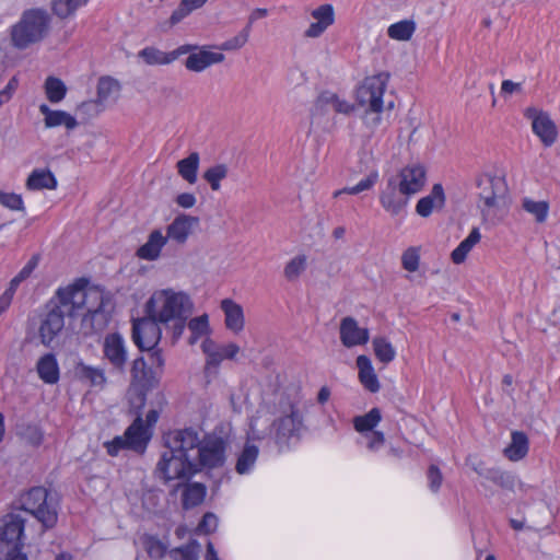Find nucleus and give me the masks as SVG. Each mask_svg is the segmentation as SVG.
Returning <instances> with one entry per match:
<instances>
[{
    "mask_svg": "<svg viewBox=\"0 0 560 560\" xmlns=\"http://www.w3.org/2000/svg\"><path fill=\"white\" fill-rule=\"evenodd\" d=\"M147 351L149 352V360H150L149 366H154V369H156L158 371L163 373V368H164L165 361H164V358L162 354V350L156 346L154 349L147 350Z\"/></svg>",
    "mask_w": 560,
    "mask_h": 560,
    "instance_id": "59",
    "label": "nucleus"
},
{
    "mask_svg": "<svg viewBox=\"0 0 560 560\" xmlns=\"http://www.w3.org/2000/svg\"><path fill=\"white\" fill-rule=\"evenodd\" d=\"M475 471L483 477L486 480H489L500 487L503 490L513 491L516 483L515 476L506 470H503L499 467H491V468H482L477 469L475 468Z\"/></svg>",
    "mask_w": 560,
    "mask_h": 560,
    "instance_id": "28",
    "label": "nucleus"
},
{
    "mask_svg": "<svg viewBox=\"0 0 560 560\" xmlns=\"http://www.w3.org/2000/svg\"><path fill=\"white\" fill-rule=\"evenodd\" d=\"M167 237L160 230L150 233L148 241L137 249V256L145 260H155L166 244Z\"/></svg>",
    "mask_w": 560,
    "mask_h": 560,
    "instance_id": "30",
    "label": "nucleus"
},
{
    "mask_svg": "<svg viewBox=\"0 0 560 560\" xmlns=\"http://www.w3.org/2000/svg\"><path fill=\"white\" fill-rule=\"evenodd\" d=\"M187 327L191 334L206 336L210 334L209 318L207 314H202L198 317L191 318L187 323Z\"/></svg>",
    "mask_w": 560,
    "mask_h": 560,
    "instance_id": "54",
    "label": "nucleus"
},
{
    "mask_svg": "<svg viewBox=\"0 0 560 560\" xmlns=\"http://www.w3.org/2000/svg\"><path fill=\"white\" fill-rule=\"evenodd\" d=\"M187 318H188V316H184V317H180L178 319L171 322V323H173L172 339H173L174 343L177 342L179 340V338L182 337V335L185 330V327L187 325Z\"/></svg>",
    "mask_w": 560,
    "mask_h": 560,
    "instance_id": "60",
    "label": "nucleus"
},
{
    "mask_svg": "<svg viewBox=\"0 0 560 560\" xmlns=\"http://www.w3.org/2000/svg\"><path fill=\"white\" fill-rule=\"evenodd\" d=\"M25 518L20 513H9L0 518V552L19 545V550H23Z\"/></svg>",
    "mask_w": 560,
    "mask_h": 560,
    "instance_id": "13",
    "label": "nucleus"
},
{
    "mask_svg": "<svg viewBox=\"0 0 560 560\" xmlns=\"http://www.w3.org/2000/svg\"><path fill=\"white\" fill-rule=\"evenodd\" d=\"M524 116L532 120L533 132L540 139L545 147L549 148L557 141V126L547 112L537 109L536 107H527L524 110Z\"/></svg>",
    "mask_w": 560,
    "mask_h": 560,
    "instance_id": "15",
    "label": "nucleus"
},
{
    "mask_svg": "<svg viewBox=\"0 0 560 560\" xmlns=\"http://www.w3.org/2000/svg\"><path fill=\"white\" fill-rule=\"evenodd\" d=\"M226 441L215 434H206L200 441L198 451L192 457L198 465V471L201 469L220 468L225 464Z\"/></svg>",
    "mask_w": 560,
    "mask_h": 560,
    "instance_id": "9",
    "label": "nucleus"
},
{
    "mask_svg": "<svg viewBox=\"0 0 560 560\" xmlns=\"http://www.w3.org/2000/svg\"><path fill=\"white\" fill-rule=\"evenodd\" d=\"M36 371L39 378L46 384L54 385L60 378L59 364L54 353L40 357L36 364Z\"/></svg>",
    "mask_w": 560,
    "mask_h": 560,
    "instance_id": "27",
    "label": "nucleus"
},
{
    "mask_svg": "<svg viewBox=\"0 0 560 560\" xmlns=\"http://www.w3.org/2000/svg\"><path fill=\"white\" fill-rule=\"evenodd\" d=\"M315 22L311 23L304 32L305 37L317 38L335 22V12L331 4H322L311 13Z\"/></svg>",
    "mask_w": 560,
    "mask_h": 560,
    "instance_id": "22",
    "label": "nucleus"
},
{
    "mask_svg": "<svg viewBox=\"0 0 560 560\" xmlns=\"http://www.w3.org/2000/svg\"><path fill=\"white\" fill-rule=\"evenodd\" d=\"M109 319L110 314L105 310V301L101 298L100 305L84 315L83 324H90L93 331H101L107 326Z\"/></svg>",
    "mask_w": 560,
    "mask_h": 560,
    "instance_id": "36",
    "label": "nucleus"
},
{
    "mask_svg": "<svg viewBox=\"0 0 560 560\" xmlns=\"http://www.w3.org/2000/svg\"><path fill=\"white\" fill-rule=\"evenodd\" d=\"M258 453L259 450L256 445L246 444L236 460V472L240 475L248 474L257 460Z\"/></svg>",
    "mask_w": 560,
    "mask_h": 560,
    "instance_id": "39",
    "label": "nucleus"
},
{
    "mask_svg": "<svg viewBox=\"0 0 560 560\" xmlns=\"http://www.w3.org/2000/svg\"><path fill=\"white\" fill-rule=\"evenodd\" d=\"M206 497V487L202 483L187 485L183 491L182 502L184 509L188 510L202 503Z\"/></svg>",
    "mask_w": 560,
    "mask_h": 560,
    "instance_id": "38",
    "label": "nucleus"
},
{
    "mask_svg": "<svg viewBox=\"0 0 560 560\" xmlns=\"http://www.w3.org/2000/svg\"><path fill=\"white\" fill-rule=\"evenodd\" d=\"M337 95L334 94V93H330V92H324L322 93L317 100H316V103H315V109L316 110H322L324 106L326 105H332V103L335 102Z\"/></svg>",
    "mask_w": 560,
    "mask_h": 560,
    "instance_id": "64",
    "label": "nucleus"
},
{
    "mask_svg": "<svg viewBox=\"0 0 560 560\" xmlns=\"http://www.w3.org/2000/svg\"><path fill=\"white\" fill-rule=\"evenodd\" d=\"M198 222L199 219L197 217L179 214L167 226V235L165 237L171 238L178 244H184L191 233L192 226Z\"/></svg>",
    "mask_w": 560,
    "mask_h": 560,
    "instance_id": "25",
    "label": "nucleus"
},
{
    "mask_svg": "<svg viewBox=\"0 0 560 560\" xmlns=\"http://www.w3.org/2000/svg\"><path fill=\"white\" fill-rule=\"evenodd\" d=\"M249 37V25H246L237 35L223 42L218 46L220 50H237L242 48L248 40Z\"/></svg>",
    "mask_w": 560,
    "mask_h": 560,
    "instance_id": "51",
    "label": "nucleus"
},
{
    "mask_svg": "<svg viewBox=\"0 0 560 560\" xmlns=\"http://www.w3.org/2000/svg\"><path fill=\"white\" fill-rule=\"evenodd\" d=\"M77 376L90 383L91 386L103 387L106 383L104 370L101 368L90 366L83 362H79L75 366Z\"/></svg>",
    "mask_w": 560,
    "mask_h": 560,
    "instance_id": "37",
    "label": "nucleus"
},
{
    "mask_svg": "<svg viewBox=\"0 0 560 560\" xmlns=\"http://www.w3.org/2000/svg\"><path fill=\"white\" fill-rule=\"evenodd\" d=\"M192 303L183 292L162 290L155 292L145 303L144 312L159 323L168 325L172 320L189 316Z\"/></svg>",
    "mask_w": 560,
    "mask_h": 560,
    "instance_id": "3",
    "label": "nucleus"
},
{
    "mask_svg": "<svg viewBox=\"0 0 560 560\" xmlns=\"http://www.w3.org/2000/svg\"><path fill=\"white\" fill-rule=\"evenodd\" d=\"M357 366L359 369V380L363 387L370 393H377L381 385L371 360L366 355H359Z\"/></svg>",
    "mask_w": 560,
    "mask_h": 560,
    "instance_id": "29",
    "label": "nucleus"
},
{
    "mask_svg": "<svg viewBox=\"0 0 560 560\" xmlns=\"http://www.w3.org/2000/svg\"><path fill=\"white\" fill-rule=\"evenodd\" d=\"M220 307L225 316L224 324L226 329L234 334L242 331L245 325L243 307L232 299L222 300Z\"/></svg>",
    "mask_w": 560,
    "mask_h": 560,
    "instance_id": "24",
    "label": "nucleus"
},
{
    "mask_svg": "<svg viewBox=\"0 0 560 560\" xmlns=\"http://www.w3.org/2000/svg\"><path fill=\"white\" fill-rule=\"evenodd\" d=\"M166 448L179 456H192L190 452L198 451L201 439L194 428L170 431L164 435Z\"/></svg>",
    "mask_w": 560,
    "mask_h": 560,
    "instance_id": "14",
    "label": "nucleus"
},
{
    "mask_svg": "<svg viewBox=\"0 0 560 560\" xmlns=\"http://www.w3.org/2000/svg\"><path fill=\"white\" fill-rule=\"evenodd\" d=\"M427 477L430 490L436 493L440 490L443 481V475L440 468L436 465H430L427 471Z\"/></svg>",
    "mask_w": 560,
    "mask_h": 560,
    "instance_id": "58",
    "label": "nucleus"
},
{
    "mask_svg": "<svg viewBox=\"0 0 560 560\" xmlns=\"http://www.w3.org/2000/svg\"><path fill=\"white\" fill-rule=\"evenodd\" d=\"M51 18L43 8L27 9L9 31L10 43L18 50H25L43 42L50 31Z\"/></svg>",
    "mask_w": 560,
    "mask_h": 560,
    "instance_id": "2",
    "label": "nucleus"
},
{
    "mask_svg": "<svg viewBox=\"0 0 560 560\" xmlns=\"http://www.w3.org/2000/svg\"><path fill=\"white\" fill-rule=\"evenodd\" d=\"M1 553L3 555V560H28L27 555L23 550H19V545Z\"/></svg>",
    "mask_w": 560,
    "mask_h": 560,
    "instance_id": "63",
    "label": "nucleus"
},
{
    "mask_svg": "<svg viewBox=\"0 0 560 560\" xmlns=\"http://www.w3.org/2000/svg\"><path fill=\"white\" fill-rule=\"evenodd\" d=\"M275 428V442L279 451L289 450L291 444L300 440V433L303 428L302 416L293 405H290V412L276 419L272 423Z\"/></svg>",
    "mask_w": 560,
    "mask_h": 560,
    "instance_id": "10",
    "label": "nucleus"
},
{
    "mask_svg": "<svg viewBox=\"0 0 560 560\" xmlns=\"http://www.w3.org/2000/svg\"><path fill=\"white\" fill-rule=\"evenodd\" d=\"M85 298L84 288L78 282L57 289L39 314L38 338L43 346L52 347L65 328L66 316L77 317L84 307Z\"/></svg>",
    "mask_w": 560,
    "mask_h": 560,
    "instance_id": "1",
    "label": "nucleus"
},
{
    "mask_svg": "<svg viewBox=\"0 0 560 560\" xmlns=\"http://www.w3.org/2000/svg\"><path fill=\"white\" fill-rule=\"evenodd\" d=\"M481 234L478 228H474L468 236L463 240L458 246L452 252L451 258L454 264H462L466 260L468 253L479 243Z\"/></svg>",
    "mask_w": 560,
    "mask_h": 560,
    "instance_id": "35",
    "label": "nucleus"
},
{
    "mask_svg": "<svg viewBox=\"0 0 560 560\" xmlns=\"http://www.w3.org/2000/svg\"><path fill=\"white\" fill-rule=\"evenodd\" d=\"M522 208L533 214L538 223L546 221L549 212V203L547 201H535L530 198H523Z\"/></svg>",
    "mask_w": 560,
    "mask_h": 560,
    "instance_id": "45",
    "label": "nucleus"
},
{
    "mask_svg": "<svg viewBox=\"0 0 560 560\" xmlns=\"http://www.w3.org/2000/svg\"><path fill=\"white\" fill-rule=\"evenodd\" d=\"M420 264V248L408 247L401 255L402 268L409 272L418 270Z\"/></svg>",
    "mask_w": 560,
    "mask_h": 560,
    "instance_id": "50",
    "label": "nucleus"
},
{
    "mask_svg": "<svg viewBox=\"0 0 560 560\" xmlns=\"http://www.w3.org/2000/svg\"><path fill=\"white\" fill-rule=\"evenodd\" d=\"M200 545L192 539L187 545L178 547L172 551L174 560H198Z\"/></svg>",
    "mask_w": 560,
    "mask_h": 560,
    "instance_id": "49",
    "label": "nucleus"
},
{
    "mask_svg": "<svg viewBox=\"0 0 560 560\" xmlns=\"http://www.w3.org/2000/svg\"><path fill=\"white\" fill-rule=\"evenodd\" d=\"M388 73L368 77L357 90V101L365 109V124L374 129L381 124L384 108L383 96L387 88Z\"/></svg>",
    "mask_w": 560,
    "mask_h": 560,
    "instance_id": "4",
    "label": "nucleus"
},
{
    "mask_svg": "<svg viewBox=\"0 0 560 560\" xmlns=\"http://www.w3.org/2000/svg\"><path fill=\"white\" fill-rule=\"evenodd\" d=\"M39 112L44 115L46 128L65 126L68 130H73L78 126V121L72 115L65 110L51 109L47 104H40Z\"/></svg>",
    "mask_w": 560,
    "mask_h": 560,
    "instance_id": "26",
    "label": "nucleus"
},
{
    "mask_svg": "<svg viewBox=\"0 0 560 560\" xmlns=\"http://www.w3.org/2000/svg\"><path fill=\"white\" fill-rule=\"evenodd\" d=\"M385 443L384 433L381 431H372L368 447L371 451H377Z\"/></svg>",
    "mask_w": 560,
    "mask_h": 560,
    "instance_id": "62",
    "label": "nucleus"
},
{
    "mask_svg": "<svg viewBox=\"0 0 560 560\" xmlns=\"http://www.w3.org/2000/svg\"><path fill=\"white\" fill-rule=\"evenodd\" d=\"M191 13L190 9L187 8V5H184V2H179V5L177 9L173 11L170 19L163 23L160 24V28L163 32H166L171 30L173 26L180 23L186 16H188Z\"/></svg>",
    "mask_w": 560,
    "mask_h": 560,
    "instance_id": "52",
    "label": "nucleus"
},
{
    "mask_svg": "<svg viewBox=\"0 0 560 560\" xmlns=\"http://www.w3.org/2000/svg\"><path fill=\"white\" fill-rule=\"evenodd\" d=\"M26 187L30 190L55 189L57 179L49 170L36 168L28 175Z\"/></svg>",
    "mask_w": 560,
    "mask_h": 560,
    "instance_id": "32",
    "label": "nucleus"
},
{
    "mask_svg": "<svg viewBox=\"0 0 560 560\" xmlns=\"http://www.w3.org/2000/svg\"><path fill=\"white\" fill-rule=\"evenodd\" d=\"M409 196L399 192L397 177L390 176L385 188L380 194V203L393 217L406 213Z\"/></svg>",
    "mask_w": 560,
    "mask_h": 560,
    "instance_id": "16",
    "label": "nucleus"
},
{
    "mask_svg": "<svg viewBox=\"0 0 560 560\" xmlns=\"http://www.w3.org/2000/svg\"><path fill=\"white\" fill-rule=\"evenodd\" d=\"M88 2L89 0H51V10L55 15L65 20L74 15Z\"/></svg>",
    "mask_w": 560,
    "mask_h": 560,
    "instance_id": "40",
    "label": "nucleus"
},
{
    "mask_svg": "<svg viewBox=\"0 0 560 560\" xmlns=\"http://www.w3.org/2000/svg\"><path fill=\"white\" fill-rule=\"evenodd\" d=\"M22 435L33 446H39L44 440L43 431L35 424L25 425Z\"/></svg>",
    "mask_w": 560,
    "mask_h": 560,
    "instance_id": "57",
    "label": "nucleus"
},
{
    "mask_svg": "<svg viewBox=\"0 0 560 560\" xmlns=\"http://www.w3.org/2000/svg\"><path fill=\"white\" fill-rule=\"evenodd\" d=\"M199 161V153L191 152L187 158L179 160L176 165L177 172L182 178L191 185L197 182Z\"/></svg>",
    "mask_w": 560,
    "mask_h": 560,
    "instance_id": "34",
    "label": "nucleus"
},
{
    "mask_svg": "<svg viewBox=\"0 0 560 560\" xmlns=\"http://www.w3.org/2000/svg\"><path fill=\"white\" fill-rule=\"evenodd\" d=\"M218 523L217 515L211 512H207L199 522L196 532L198 534L209 535L217 529Z\"/></svg>",
    "mask_w": 560,
    "mask_h": 560,
    "instance_id": "55",
    "label": "nucleus"
},
{
    "mask_svg": "<svg viewBox=\"0 0 560 560\" xmlns=\"http://www.w3.org/2000/svg\"><path fill=\"white\" fill-rule=\"evenodd\" d=\"M120 88L121 86H120L118 80H116L109 75L101 77L98 79L97 86H96V100L90 101V102H84L81 104V107L91 106L94 103L102 104L105 101H107L113 93L119 92Z\"/></svg>",
    "mask_w": 560,
    "mask_h": 560,
    "instance_id": "33",
    "label": "nucleus"
},
{
    "mask_svg": "<svg viewBox=\"0 0 560 560\" xmlns=\"http://www.w3.org/2000/svg\"><path fill=\"white\" fill-rule=\"evenodd\" d=\"M339 332L340 340L347 348L365 345L370 338L369 330L359 327L358 322L351 316L341 319Z\"/></svg>",
    "mask_w": 560,
    "mask_h": 560,
    "instance_id": "21",
    "label": "nucleus"
},
{
    "mask_svg": "<svg viewBox=\"0 0 560 560\" xmlns=\"http://www.w3.org/2000/svg\"><path fill=\"white\" fill-rule=\"evenodd\" d=\"M45 93L49 102L59 103L65 98L67 88L60 79L48 77L45 81Z\"/></svg>",
    "mask_w": 560,
    "mask_h": 560,
    "instance_id": "44",
    "label": "nucleus"
},
{
    "mask_svg": "<svg viewBox=\"0 0 560 560\" xmlns=\"http://www.w3.org/2000/svg\"><path fill=\"white\" fill-rule=\"evenodd\" d=\"M198 472V465L192 456H179L167 448L155 468V475L159 479L168 482L175 479L187 480Z\"/></svg>",
    "mask_w": 560,
    "mask_h": 560,
    "instance_id": "7",
    "label": "nucleus"
},
{
    "mask_svg": "<svg viewBox=\"0 0 560 560\" xmlns=\"http://www.w3.org/2000/svg\"><path fill=\"white\" fill-rule=\"evenodd\" d=\"M103 357L117 371H125L128 352L124 337L119 332L107 334L103 341Z\"/></svg>",
    "mask_w": 560,
    "mask_h": 560,
    "instance_id": "17",
    "label": "nucleus"
},
{
    "mask_svg": "<svg viewBox=\"0 0 560 560\" xmlns=\"http://www.w3.org/2000/svg\"><path fill=\"white\" fill-rule=\"evenodd\" d=\"M196 48L197 45L184 44L170 52H165L155 47L149 46L141 49L138 52V57L149 66L170 65L180 56L186 55Z\"/></svg>",
    "mask_w": 560,
    "mask_h": 560,
    "instance_id": "19",
    "label": "nucleus"
},
{
    "mask_svg": "<svg viewBox=\"0 0 560 560\" xmlns=\"http://www.w3.org/2000/svg\"><path fill=\"white\" fill-rule=\"evenodd\" d=\"M378 177L380 175L376 170L371 171L369 175L365 178L361 179L357 185L352 187H345L342 189H338L332 194V197L338 198L342 194L358 195L364 190H370L378 182Z\"/></svg>",
    "mask_w": 560,
    "mask_h": 560,
    "instance_id": "43",
    "label": "nucleus"
},
{
    "mask_svg": "<svg viewBox=\"0 0 560 560\" xmlns=\"http://www.w3.org/2000/svg\"><path fill=\"white\" fill-rule=\"evenodd\" d=\"M397 177L399 192L411 196L422 189L425 184V170L420 164L402 167Z\"/></svg>",
    "mask_w": 560,
    "mask_h": 560,
    "instance_id": "18",
    "label": "nucleus"
},
{
    "mask_svg": "<svg viewBox=\"0 0 560 560\" xmlns=\"http://www.w3.org/2000/svg\"><path fill=\"white\" fill-rule=\"evenodd\" d=\"M142 544L150 558L159 560L166 553V546L156 536L144 535Z\"/></svg>",
    "mask_w": 560,
    "mask_h": 560,
    "instance_id": "48",
    "label": "nucleus"
},
{
    "mask_svg": "<svg viewBox=\"0 0 560 560\" xmlns=\"http://www.w3.org/2000/svg\"><path fill=\"white\" fill-rule=\"evenodd\" d=\"M529 448L527 435L522 431H513L511 434V443L504 448L506 458L513 462L523 459Z\"/></svg>",
    "mask_w": 560,
    "mask_h": 560,
    "instance_id": "31",
    "label": "nucleus"
},
{
    "mask_svg": "<svg viewBox=\"0 0 560 560\" xmlns=\"http://www.w3.org/2000/svg\"><path fill=\"white\" fill-rule=\"evenodd\" d=\"M22 510L32 514L45 529L58 521V502L44 487H33L21 497Z\"/></svg>",
    "mask_w": 560,
    "mask_h": 560,
    "instance_id": "5",
    "label": "nucleus"
},
{
    "mask_svg": "<svg viewBox=\"0 0 560 560\" xmlns=\"http://www.w3.org/2000/svg\"><path fill=\"white\" fill-rule=\"evenodd\" d=\"M159 322L147 315L132 322V341L140 351L151 350L159 346L162 338V329Z\"/></svg>",
    "mask_w": 560,
    "mask_h": 560,
    "instance_id": "11",
    "label": "nucleus"
},
{
    "mask_svg": "<svg viewBox=\"0 0 560 560\" xmlns=\"http://www.w3.org/2000/svg\"><path fill=\"white\" fill-rule=\"evenodd\" d=\"M479 189L478 196L482 201L481 212L485 215L490 209L498 207L500 199H503L508 192L505 179L500 176L489 174L481 175L477 179Z\"/></svg>",
    "mask_w": 560,
    "mask_h": 560,
    "instance_id": "12",
    "label": "nucleus"
},
{
    "mask_svg": "<svg viewBox=\"0 0 560 560\" xmlns=\"http://www.w3.org/2000/svg\"><path fill=\"white\" fill-rule=\"evenodd\" d=\"M196 197L194 194L190 192H182L177 195L175 202L177 206L184 209L192 208L196 205Z\"/></svg>",
    "mask_w": 560,
    "mask_h": 560,
    "instance_id": "61",
    "label": "nucleus"
},
{
    "mask_svg": "<svg viewBox=\"0 0 560 560\" xmlns=\"http://www.w3.org/2000/svg\"><path fill=\"white\" fill-rule=\"evenodd\" d=\"M382 415L378 408H372L363 416H357L353 419L354 429L360 432H370L380 423Z\"/></svg>",
    "mask_w": 560,
    "mask_h": 560,
    "instance_id": "42",
    "label": "nucleus"
},
{
    "mask_svg": "<svg viewBox=\"0 0 560 560\" xmlns=\"http://www.w3.org/2000/svg\"><path fill=\"white\" fill-rule=\"evenodd\" d=\"M445 205V194L441 184H434L430 194L420 198L416 205V212L422 217L428 218L432 214L433 210H440Z\"/></svg>",
    "mask_w": 560,
    "mask_h": 560,
    "instance_id": "23",
    "label": "nucleus"
},
{
    "mask_svg": "<svg viewBox=\"0 0 560 560\" xmlns=\"http://www.w3.org/2000/svg\"><path fill=\"white\" fill-rule=\"evenodd\" d=\"M306 259L304 256L292 258L284 267V276L288 280H295L305 269Z\"/></svg>",
    "mask_w": 560,
    "mask_h": 560,
    "instance_id": "53",
    "label": "nucleus"
},
{
    "mask_svg": "<svg viewBox=\"0 0 560 560\" xmlns=\"http://www.w3.org/2000/svg\"><path fill=\"white\" fill-rule=\"evenodd\" d=\"M188 57L185 60V67L189 71L202 72L212 65L220 63L224 60L222 52H213L207 49L206 46L199 48L197 46L190 52H187Z\"/></svg>",
    "mask_w": 560,
    "mask_h": 560,
    "instance_id": "20",
    "label": "nucleus"
},
{
    "mask_svg": "<svg viewBox=\"0 0 560 560\" xmlns=\"http://www.w3.org/2000/svg\"><path fill=\"white\" fill-rule=\"evenodd\" d=\"M0 203L10 210H24L21 195L0 191Z\"/></svg>",
    "mask_w": 560,
    "mask_h": 560,
    "instance_id": "56",
    "label": "nucleus"
},
{
    "mask_svg": "<svg viewBox=\"0 0 560 560\" xmlns=\"http://www.w3.org/2000/svg\"><path fill=\"white\" fill-rule=\"evenodd\" d=\"M229 168L225 164H215L205 171L202 177L213 191L221 188V180L228 176Z\"/></svg>",
    "mask_w": 560,
    "mask_h": 560,
    "instance_id": "46",
    "label": "nucleus"
},
{
    "mask_svg": "<svg viewBox=\"0 0 560 560\" xmlns=\"http://www.w3.org/2000/svg\"><path fill=\"white\" fill-rule=\"evenodd\" d=\"M372 343L375 357L381 362L387 364L395 359V349L386 338L377 337L373 340Z\"/></svg>",
    "mask_w": 560,
    "mask_h": 560,
    "instance_id": "47",
    "label": "nucleus"
},
{
    "mask_svg": "<svg viewBox=\"0 0 560 560\" xmlns=\"http://www.w3.org/2000/svg\"><path fill=\"white\" fill-rule=\"evenodd\" d=\"M130 376V390L136 394L139 407H143L147 395L159 386L162 373L149 366L143 357H138L132 361Z\"/></svg>",
    "mask_w": 560,
    "mask_h": 560,
    "instance_id": "8",
    "label": "nucleus"
},
{
    "mask_svg": "<svg viewBox=\"0 0 560 560\" xmlns=\"http://www.w3.org/2000/svg\"><path fill=\"white\" fill-rule=\"evenodd\" d=\"M152 433L144 427L141 416L132 421L126 429L124 435H117L112 441L104 443L106 452L110 456H117L122 450H131L136 453L143 454Z\"/></svg>",
    "mask_w": 560,
    "mask_h": 560,
    "instance_id": "6",
    "label": "nucleus"
},
{
    "mask_svg": "<svg viewBox=\"0 0 560 560\" xmlns=\"http://www.w3.org/2000/svg\"><path fill=\"white\" fill-rule=\"evenodd\" d=\"M416 31V23L412 20H402L392 24L387 28L389 38L400 42L409 40Z\"/></svg>",
    "mask_w": 560,
    "mask_h": 560,
    "instance_id": "41",
    "label": "nucleus"
}]
</instances>
